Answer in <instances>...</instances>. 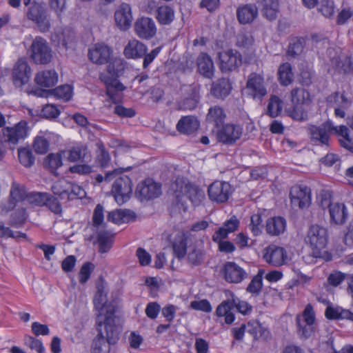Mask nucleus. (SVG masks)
Returning <instances> with one entry per match:
<instances>
[{"label": "nucleus", "mask_w": 353, "mask_h": 353, "mask_svg": "<svg viewBox=\"0 0 353 353\" xmlns=\"http://www.w3.org/2000/svg\"><path fill=\"white\" fill-rule=\"evenodd\" d=\"M97 336L92 343V353H108L109 345L114 344L119 338L120 328L116 325L113 312L105 317L103 321H97Z\"/></svg>", "instance_id": "nucleus-1"}, {"label": "nucleus", "mask_w": 353, "mask_h": 353, "mask_svg": "<svg viewBox=\"0 0 353 353\" xmlns=\"http://www.w3.org/2000/svg\"><path fill=\"white\" fill-rule=\"evenodd\" d=\"M26 16L34 22L41 32H48L51 28L50 15L46 4L36 0H23Z\"/></svg>", "instance_id": "nucleus-2"}, {"label": "nucleus", "mask_w": 353, "mask_h": 353, "mask_svg": "<svg viewBox=\"0 0 353 353\" xmlns=\"http://www.w3.org/2000/svg\"><path fill=\"white\" fill-rule=\"evenodd\" d=\"M328 241L327 230L319 225H312L305 237V243L310 245L314 256L321 255V251L325 248Z\"/></svg>", "instance_id": "nucleus-3"}, {"label": "nucleus", "mask_w": 353, "mask_h": 353, "mask_svg": "<svg viewBox=\"0 0 353 353\" xmlns=\"http://www.w3.org/2000/svg\"><path fill=\"white\" fill-rule=\"evenodd\" d=\"M297 332L301 338L307 339L314 332L315 322V313L311 304H307L302 314L296 316Z\"/></svg>", "instance_id": "nucleus-4"}, {"label": "nucleus", "mask_w": 353, "mask_h": 353, "mask_svg": "<svg viewBox=\"0 0 353 353\" xmlns=\"http://www.w3.org/2000/svg\"><path fill=\"white\" fill-rule=\"evenodd\" d=\"M30 57L37 64H48L52 59V51L46 39L36 37L30 49Z\"/></svg>", "instance_id": "nucleus-5"}, {"label": "nucleus", "mask_w": 353, "mask_h": 353, "mask_svg": "<svg viewBox=\"0 0 353 353\" xmlns=\"http://www.w3.org/2000/svg\"><path fill=\"white\" fill-rule=\"evenodd\" d=\"M112 192L118 204L122 205L125 203L132 193L131 179L126 175L116 179L112 184Z\"/></svg>", "instance_id": "nucleus-6"}, {"label": "nucleus", "mask_w": 353, "mask_h": 353, "mask_svg": "<svg viewBox=\"0 0 353 353\" xmlns=\"http://www.w3.org/2000/svg\"><path fill=\"white\" fill-rule=\"evenodd\" d=\"M200 85L190 84L183 85L181 90L182 97L178 102L179 109L194 110L199 103Z\"/></svg>", "instance_id": "nucleus-7"}, {"label": "nucleus", "mask_w": 353, "mask_h": 353, "mask_svg": "<svg viewBox=\"0 0 353 353\" xmlns=\"http://www.w3.org/2000/svg\"><path fill=\"white\" fill-rule=\"evenodd\" d=\"M135 194L141 201L156 199L161 194V185L146 179L137 185Z\"/></svg>", "instance_id": "nucleus-8"}, {"label": "nucleus", "mask_w": 353, "mask_h": 353, "mask_svg": "<svg viewBox=\"0 0 353 353\" xmlns=\"http://www.w3.org/2000/svg\"><path fill=\"white\" fill-rule=\"evenodd\" d=\"M233 192L231 185L225 181H215L208 189L210 199L217 203L226 202Z\"/></svg>", "instance_id": "nucleus-9"}, {"label": "nucleus", "mask_w": 353, "mask_h": 353, "mask_svg": "<svg viewBox=\"0 0 353 353\" xmlns=\"http://www.w3.org/2000/svg\"><path fill=\"white\" fill-rule=\"evenodd\" d=\"M243 134V128L239 124L227 123L223 125L216 133L219 142L231 145L239 141Z\"/></svg>", "instance_id": "nucleus-10"}, {"label": "nucleus", "mask_w": 353, "mask_h": 353, "mask_svg": "<svg viewBox=\"0 0 353 353\" xmlns=\"http://www.w3.org/2000/svg\"><path fill=\"white\" fill-rule=\"evenodd\" d=\"M32 70L24 58H20L14 63L12 71V81L17 88H21L28 83Z\"/></svg>", "instance_id": "nucleus-11"}, {"label": "nucleus", "mask_w": 353, "mask_h": 353, "mask_svg": "<svg viewBox=\"0 0 353 353\" xmlns=\"http://www.w3.org/2000/svg\"><path fill=\"white\" fill-rule=\"evenodd\" d=\"M321 205L323 208L328 207L331 223L343 225L346 222L348 218V212L344 203H332L330 199H322Z\"/></svg>", "instance_id": "nucleus-12"}, {"label": "nucleus", "mask_w": 353, "mask_h": 353, "mask_svg": "<svg viewBox=\"0 0 353 353\" xmlns=\"http://www.w3.org/2000/svg\"><path fill=\"white\" fill-rule=\"evenodd\" d=\"M220 68L223 72L236 70L242 64V56L236 50H228L219 53Z\"/></svg>", "instance_id": "nucleus-13"}, {"label": "nucleus", "mask_w": 353, "mask_h": 353, "mask_svg": "<svg viewBox=\"0 0 353 353\" xmlns=\"http://www.w3.org/2000/svg\"><path fill=\"white\" fill-rule=\"evenodd\" d=\"M333 123L327 121L321 125H311L309 128L310 139L314 144L328 146L330 133L332 132Z\"/></svg>", "instance_id": "nucleus-14"}, {"label": "nucleus", "mask_w": 353, "mask_h": 353, "mask_svg": "<svg viewBox=\"0 0 353 353\" xmlns=\"http://www.w3.org/2000/svg\"><path fill=\"white\" fill-rule=\"evenodd\" d=\"M134 32L141 39L149 40L157 34V26L154 20L143 17L137 19L134 26Z\"/></svg>", "instance_id": "nucleus-15"}, {"label": "nucleus", "mask_w": 353, "mask_h": 353, "mask_svg": "<svg viewBox=\"0 0 353 353\" xmlns=\"http://www.w3.org/2000/svg\"><path fill=\"white\" fill-rule=\"evenodd\" d=\"M27 123L21 121L14 127H6L2 130V139L6 143L16 145L27 137Z\"/></svg>", "instance_id": "nucleus-16"}, {"label": "nucleus", "mask_w": 353, "mask_h": 353, "mask_svg": "<svg viewBox=\"0 0 353 353\" xmlns=\"http://www.w3.org/2000/svg\"><path fill=\"white\" fill-rule=\"evenodd\" d=\"M263 258L268 264L279 267L285 263L287 252L283 248L271 244L264 249Z\"/></svg>", "instance_id": "nucleus-17"}, {"label": "nucleus", "mask_w": 353, "mask_h": 353, "mask_svg": "<svg viewBox=\"0 0 353 353\" xmlns=\"http://www.w3.org/2000/svg\"><path fill=\"white\" fill-rule=\"evenodd\" d=\"M290 197L294 207L305 208L310 204V189L307 186L294 185L290 190Z\"/></svg>", "instance_id": "nucleus-18"}, {"label": "nucleus", "mask_w": 353, "mask_h": 353, "mask_svg": "<svg viewBox=\"0 0 353 353\" xmlns=\"http://www.w3.org/2000/svg\"><path fill=\"white\" fill-rule=\"evenodd\" d=\"M247 89L254 99H262L267 94L263 77L256 73H251L248 79Z\"/></svg>", "instance_id": "nucleus-19"}, {"label": "nucleus", "mask_w": 353, "mask_h": 353, "mask_svg": "<svg viewBox=\"0 0 353 353\" xmlns=\"http://www.w3.org/2000/svg\"><path fill=\"white\" fill-rule=\"evenodd\" d=\"M63 158L71 163L86 162L91 159V152L85 145H77L68 150H61Z\"/></svg>", "instance_id": "nucleus-20"}, {"label": "nucleus", "mask_w": 353, "mask_h": 353, "mask_svg": "<svg viewBox=\"0 0 353 353\" xmlns=\"http://www.w3.org/2000/svg\"><path fill=\"white\" fill-rule=\"evenodd\" d=\"M111 49L103 43H97L88 52L89 59L98 65H103L109 62L112 54Z\"/></svg>", "instance_id": "nucleus-21"}, {"label": "nucleus", "mask_w": 353, "mask_h": 353, "mask_svg": "<svg viewBox=\"0 0 353 353\" xmlns=\"http://www.w3.org/2000/svg\"><path fill=\"white\" fill-rule=\"evenodd\" d=\"M224 278L226 281L232 283H239L241 282L247 274L234 262H227L223 266Z\"/></svg>", "instance_id": "nucleus-22"}, {"label": "nucleus", "mask_w": 353, "mask_h": 353, "mask_svg": "<svg viewBox=\"0 0 353 353\" xmlns=\"http://www.w3.org/2000/svg\"><path fill=\"white\" fill-rule=\"evenodd\" d=\"M115 22L121 30L128 29L132 23L131 7L128 3H122L114 13Z\"/></svg>", "instance_id": "nucleus-23"}, {"label": "nucleus", "mask_w": 353, "mask_h": 353, "mask_svg": "<svg viewBox=\"0 0 353 353\" xmlns=\"http://www.w3.org/2000/svg\"><path fill=\"white\" fill-rule=\"evenodd\" d=\"M147 52V46L142 42L137 40H130L123 50V55L130 59H138L143 57Z\"/></svg>", "instance_id": "nucleus-24"}, {"label": "nucleus", "mask_w": 353, "mask_h": 353, "mask_svg": "<svg viewBox=\"0 0 353 353\" xmlns=\"http://www.w3.org/2000/svg\"><path fill=\"white\" fill-rule=\"evenodd\" d=\"M26 196L24 187L15 181L12 182L10 191V198L8 204L3 206V210L6 212L13 210L17 203L23 201L26 198Z\"/></svg>", "instance_id": "nucleus-25"}, {"label": "nucleus", "mask_w": 353, "mask_h": 353, "mask_svg": "<svg viewBox=\"0 0 353 353\" xmlns=\"http://www.w3.org/2000/svg\"><path fill=\"white\" fill-rule=\"evenodd\" d=\"M286 220L281 216L269 218L265 223V230L271 236H278L286 230Z\"/></svg>", "instance_id": "nucleus-26"}, {"label": "nucleus", "mask_w": 353, "mask_h": 353, "mask_svg": "<svg viewBox=\"0 0 353 353\" xmlns=\"http://www.w3.org/2000/svg\"><path fill=\"white\" fill-rule=\"evenodd\" d=\"M186 254L190 265L194 266L201 265L205 259L203 245L197 241L191 243L188 246Z\"/></svg>", "instance_id": "nucleus-27"}, {"label": "nucleus", "mask_w": 353, "mask_h": 353, "mask_svg": "<svg viewBox=\"0 0 353 353\" xmlns=\"http://www.w3.org/2000/svg\"><path fill=\"white\" fill-rule=\"evenodd\" d=\"M258 16V8L254 4L249 3L240 6L236 10L238 21L241 24L252 22Z\"/></svg>", "instance_id": "nucleus-28"}, {"label": "nucleus", "mask_w": 353, "mask_h": 353, "mask_svg": "<svg viewBox=\"0 0 353 353\" xmlns=\"http://www.w3.org/2000/svg\"><path fill=\"white\" fill-rule=\"evenodd\" d=\"M94 307L99 310V315L97 318V321H103L105 317L110 314L111 312L114 313L113 309H110V310L107 309V299L106 294L103 292L102 289L99 288L93 300ZM113 318L114 319V316L113 315Z\"/></svg>", "instance_id": "nucleus-29"}, {"label": "nucleus", "mask_w": 353, "mask_h": 353, "mask_svg": "<svg viewBox=\"0 0 353 353\" xmlns=\"http://www.w3.org/2000/svg\"><path fill=\"white\" fill-rule=\"evenodd\" d=\"M197 70L202 76L212 79L214 66L211 57L206 53H201L196 59Z\"/></svg>", "instance_id": "nucleus-30"}, {"label": "nucleus", "mask_w": 353, "mask_h": 353, "mask_svg": "<svg viewBox=\"0 0 353 353\" xmlns=\"http://www.w3.org/2000/svg\"><path fill=\"white\" fill-rule=\"evenodd\" d=\"M35 83L41 88H51L58 81V74L54 70H47L37 73Z\"/></svg>", "instance_id": "nucleus-31"}, {"label": "nucleus", "mask_w": 353, "mask_h": 353, "mask_svg": "<svg viewBox=\"0 0 353 353\" xmlns=\"http://www.w3.org/2000/svg\"><path fill=\"white\" fill-rule=\"evenodd\" d=\"M181 192L194 205H200L205 199L204 191L199 186L190 183H185L184 187H182Z\"/></svg>", "instance_id": "nucleus-32"}, {"label": "nucleus", "mask_w": 353, "mask_h": 353, "mask_svg": "<svg viewBox=\"0 0 353 353\" xmlns=\"http://www.w3.org/2000/svg\"><path fill=\"white\" fill-rule=\"evenodd\" d=\"M199 127V122L194 116H185L181 118L176 124L177 130L183 134H190Z\"/></svg>", "instance_id": "nucleus-33"}, {"label": "nucleus", "mask_w": 353, "mask_h": 353, "mask_svg": "<svg viewBox=\"0 0 353 353\" xmlns=\"http://www.w3.org/2000/svg\"><path fill=\"white\" fill-rule=\"evenodd\" d=\"M174 255L179 259H183L186 255L188 248V236L185 234H178L172 244Z\"/></svg>", "instance_id": "nucleus-34"}, {"label": "nucleus", "mask_w": 353, "mask_h": 353, "mask_svg": "<svg viewBox=\"0 0 353 353\" xmlns=\"http://www.w3.org/2000/svg\"><path fill=\"white\" fill-rule=\"evenodd\" d=\"M74 37L73 32L67 28L57 29L51 36V40L58 46H63L65 48L72 41Z\"/></svg>", "instance_id": "nucleus-35"}, {"label": "nucleus", "mask_w": 353, "mask_h": 353, "mask_svg": "<svg viewBox=\"0 0 353 353\" xmlns=\"http://www.w3.org/2000/svg\"><path fill=\"white\" fill-rule=\"evenodd\" d=\"M234 307L230 299L223 301L216 308V314L219 317H224V321L227 324H232L234 319V314L232 312Z\"/></svg>", "instance_id": "nucleus-36"}, {"label": "nucleus", "mask_w": 353, "mask_h": 353, "mask_svg": "<svg viewBox=\"0 0 353 353\" xmlns=\"http://www.w3.org/2000/svg\"><path fill=\"white\" fill-rule=\"evenodd\" d=\"M240 224L239 220L235 216H232L230 219L226 220L223 226L219 228L214 234H216L215 239L218 241V236L228 237V234L238 230Z\"/></svg>", "instance_id": "nucleus-37"}, {"label": "nucleus", "mask_w": 353, "mask_h": 353, "mask_svg": "<svg viewBox=\"0 0 353 353\" xmlns=\"http://www.w3.org/2000/svg\"><path fill=\"white\" fill-rule=\"evenodd\" d=\"M232 89L230 83L228 79L222 78L213 83L211 88V93L217 98H225L230 92Z\"/></svg>", "instance_id": "nucleus-38"}, {"label": "nucleus", "mask_w": 353, "mask_h": 353, "mask_svg": "<svg viewBox=\"0 0 353 353\" xmlns=\"http://www.w3.org/2000/svg\"><path fill=\"white\" fill-rule=\"evenodd\" d=\"M278 76L281 85L288 86L291 84L294 79L291 64L290 63L281 64L278 70Z\"/></svg>", "instance_id": "nucleus-39"}, {"label": "nucleus", "mask_w": 353, "mask_h": 353, "mask_svg": "<svg viewBox=\"0 0 353 353\" xmlns=\"http://www.w3.org/2000/svg\"><path fill=\"white\" fill-rule=\"evenodd\" d=\"M262 12L263 16L270 21L276 19L279 12V2L277 0H262Z\"/></svg>", "instance_id": "nucleus-40"}, {"label": "nucleus", "mask_w": 353, "mask_h": 353, "mask_svg": "<svg viewBox=\"0 0 353 353\" xmlns=\"http://www.w3.org/2000/svg\"><path fill=\"white\" fill-rule=\"evenodd\" d=\"M291 101L293 105H307L310 103V94L302 88H296L291 91Z\"/></svg>", "instance_id": "nucleus-41"}, {"label": "nucleus", "mask_w": 353, "mask_h": 353, "mask_svg": "<svg viewBox=\"0 0 353 353\" xmlns=\"http://www.w3.org/2000/svg\"><path fill=\"white\" fill-rule=\"evenodd\" d=\"M156 18L161 25H169L174 19V12L168 6H161L157 10Z\"/></svg>", "instance_id": "nucleus-42"}, {"label": "nucleus", "mask_w": 353, "mask_h": 353, "mask_svg": "<svg viewBox=\"0 0 353 353\" xmlns=\"http://www.w3.org/2000/svg\"><path fill=\"white\" fill-rule=\"evenodd\" d=\"M226 115L223 109L218 105L211 107L208 110L206 120L208 123H213L216 126L222 123Z\"/></svg>", "instance_id": "nucleus-43"}, {"label": "nucleus", "mask_w": 353, "mask_h": 353, "mask_svg": "<svg viewBox=\"0 0 353 353\" xmlns=\"http://www.w3.org/2000/svg\"><path fill=\"white\" fill-rule=\"evenodd\" d=\"M63 157L61 151L58 153L49 154L44 161L46 168H48L52 172L55 174L56 170L63 165Z\"/></svg>", "instance_id": "nucleus-44"}, {"label": "nucleus", "mask_w": 353, "mask_h": 353, "mask_svg": "<svg viewBox=\"0 0 353 353\" xmlns=\"http://www.w3.org/2000/svg\"><path fill=\"white\" fill-rule=\"evenodd\" d=\"M283 101L277 96L272 95L269 99L266 114L274 118L282 111Z\"/></svg>", "instance_id": "nucleus-45"}, {"label": "nucleus", "mask_w": 353, "mask_h": 353, "mask_svg": "<svg viewBox=\"0 0 353 353\" xmlns=\"http://www.w3.org/2000/svg\"><path fill=\"white\" fill-rule=\"evenodd\" d=\"M18 159L24 167H31L35 161V157L29 148H20L18 149Z\"/></svg>", "instance_id": "nucleus-46"}, {"label": "nucleus", "mask_w": 353, "mask_h": 353, "mask_svg": "<svg viewBox=\"0 0 353 353\" xmlns=\"http://www.w3.org/2000/svg\"><path fill=\"white\" fill-rule=\"evenodd\" d=\"M70 187V181L63 179L55 182L51 189L55 195L59 196L61 199H68Z\"/></svg>", "instance_id": "nucleus-47"}, {"label": "nucleus", "mask_w": 353, "mask_h": 353, "mask_svg": "<svg viewBox=\"0 0 353 353\" xmlns=\"http://www.w3.org/2000/svg\"><path fill=\"white\" fill-rule=\"evenodd\" d=\"M97 242L99 243V250L100 252H107L111 248L112 241L110 234L108 231H100L97 234Z\"/></svg>", "instance_id": "nucleus-48"}, {"label": "nucleus", "mask_w": 353, "mask_h": 353, "mask_svg": "<svg viewBox=\"0 0 353 353\" xmlns=\"http://www.w3.org/2000/svg\"><path fill=\"white\" fill-rule=\"evenodd\" d=\"M48 198V193L46 192H30L26 196L28 203L36 206H44Z\"/></svg>", "instance_id": "nucleus-49"}, {"label": "nucleus", "mask_w": 353, "mask_h": 353, "mask_svg": "<svg viewBox=\"0 0 353 353\" xmlns=\"http://www.w3.org/2000/svg\"><path fill=\"white\" fill-rule=\"evenodd\" d=\"M303 39H294L289 44L287 55L290 57H295L303 52Z\"/></svg>", "instance_id": "nucleus-50"}, {"label": "nucleus", "mask_w": 353, "mask_h": 353, "mask_svg": "<svg viewBox=\"0 0 353 353\" xmlns=\"http://www.w3.org/2000/svg\"><path fill=\"white\" fill-rule=\"evenodd\" d=\"M125 61L121 59H114L109 63L108 72L112 76L119 77L125 69Z\"/></svg>", "instance_id": "nucleus-51"}, {"label": "nucleus", "mask_w": 353, "mask_h": 353, "mask_svg": "<svg viewBox=\"0 0 353 353\" xmlns=\"http://www.w3.org/2000/svg\"><path fill=\"white\" fill-rule=\"evenodd\" d=\"M288 114L292 119L296 121H303L307 119V113L300 106V105H293V106L288 110Z\"/></svg>", "instance_id": "nucleus-52"}, {"label": "nucleus", "mask_w": 353, "mask_h": 353, "mask_svg": "<svg viewBox=\"0 0 353 353\" xmlns=\"http://www.w3.org/2000/svg\"><path fill=\"white\" fill-rule=\"evenodd\" d=\"M245 325L247 332L253 336L254 339H258L264 334V327L256 320L250 321Z\"/></svg>", "instance_id": "nucleus-53"}, {"label": "nucleus", "mask_w": 353, "mask_h": 353, "mask_svg": "<svg viewBox=\"0 0 353 353\" xmlns=\"http://www.w3.org/2000/svg\"><path fill=\"white\" fill-rule=\"evenodd\" d=\"M215 237L216 234H213L212 239L214 243H218L219 250L220 252L225 253H232L235 250L236 248L233 243L228 241H224V239H227L228 237H221L219 236L218 241L215 239Z\"/></svg>", "instance_id": "nucleus-54"}, {"label": "nucleus", "mask_w": 353, "mask_h": 353, "mask_svg": "<svg viewBox=\"0 0 353 353\" xmlns=\"http://www.w3.org/2000/svg\"><path fill=\"white\" fill-rule=\"evenodd\" d=\"M106 85V94L111 99H113L114 96V91H123L125 89V86L117 80H105Z\"/></svg>", "instance_id": "nucleus-55"}, {"label": "nucleus", "mask_w": 353, "mask_h": 353, "mask_svg": "<svg viewBox=\"0 0 353 353\" xmlns=\"http://www.w3.org/2000/svg\"><path fill=\"white\" fill-rule=\"evenodd\" d=\"M262 217L259 214H254L251 216L250 223L249 224V228L251 230L254 236H256L262 233Z\"/></svg>", "instance_id": "nucleus-56"}, {"label": "nucleus", "mask_w": 353, "mask_h": 353, "mask_svg": "<svg viewBox=\"0 0 353 353\" xmlns=\"http://www.w3.org/2000/svg\"><path fill=\"white\" fill-rule=\"evenodd\" d=\"M98 149L97 161L101 168H105L108 165L110 160V154L103 143L98 144Z\"/></svg>", "instance_id": "nucleus-57"}, {"label": "nucleus", "mask_w": 353, "mask_h": 353, "mask_svg": "<svg viewBox=\"0 0 353 353\" xmlns=\"http://www.w3.org/2000/svg\"><path fill=\"white\" fill-rule=\"evenodd\" d=\"M54 94L59 99L68 101L72 97V88L67 84L60 85L54 90Z\"/></svg>", "instance_id": "nucleus-58"}, {"label": "nucleus", "mask_w": 353, "mask_h": 353, "mask_svg": "<svg viewBox=\"0 0 353 353\" xmlns=\"http://www.w3.org/2000/svg\"><path fill=\"white\" fill-rule=\"evenodd\" d=\"M49 141L43 137H37L33 143V148L37 154H45L49 149Z\"/></svg>", "instance_id": "nucleus-59"}, {"label": "nucleus", "mask_w": 353, "mask_h": 353, "mask_svg": "<svg viewBox=\"0 0 353 353\" xmlns=\"http://www.w3.org/2000/svg\"><path fill=\"white\" fill-rule=\"evenodd\" d=\"M230 300L232 302L233 307H236L239 312L245 315L252 311V307L248 303L239 300L234 294H232V299Z\"/></svg>", "instance_id": "nucleus-60"}, {"label": "nucleus", "mask_w": 353, "mask_h": 353, "mask_svg": "<svg viewBox=\"0 0 353 353\" xmlns=\"http://www.w3.org/2000/svg\"><path fill=\"white\" fill-rule=\"evenodd\" d=\"M130 212L127 210H117L109 212L108 215V220L114 223L119 224L124 221L125 217Z\"/></svg>", "instance_id": "nucleus-61"}, {"label": "nucleus", "mask_w": 353, "mask_h": 353, "mask_svg": "<svg viewBox=\"0 0 353 353\" xmlns=\"http://www.w3.org/2000/svg\"><path fill=\"white\" fill-rule=\"evenodd\" d=\"M262 276L259 274L254 276L249 283L247 291L252 294H259L262 288Z\"/></svg>", "instance_id": "nucleus-62"}, {"label": "nucleus", "mask_w": 353, "mask_h": 353, "mask_svg": "<svg viewBox=\"0 0 353 353\" xmlns=\"http://www.w3.org/2000/svg\"><path fill=\"white\" fill-rule=\"evenodd\" d=\"M25 343L28 345L31 350H34L37 351L38 353H43L45 351V348L41 341L39 339H34L32 336H26L25 338Z\"/></svg>", "instance_id": "nucleus-63"}, {"label": "nucleus", "mask_w": 353, "mask_h": 353, "mask_svg": "<svg viewBox=\"0 0 353 353\" xmlns=\"http://www.w3.org/2000/svg\"><path fill=\"white\" fill-rule=\"evenodd\" d=\"M319 10L325 17H330L334 12V2L331 0H322Z\"/></svg>", "instance_id": "nucleus-64"}]
</instances>
